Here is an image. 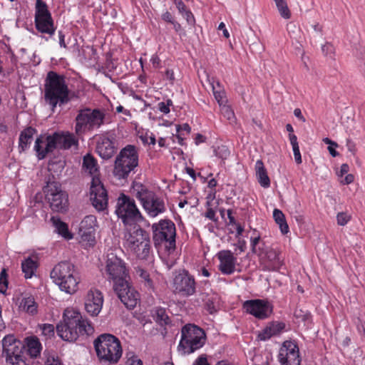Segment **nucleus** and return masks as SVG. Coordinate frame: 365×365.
Wrapping results in <instances>:
<instances>
[{
    "mask_svg": "<svg viewBox=\"0 0 365 365\" xmlns=\"http://www.w3.org/2000/svg\"><path fill=\"white\" fill-rule=\"evenodd\" d=\"M294 316L296 319H300L308 327L312 324V315L308 310L297 308L294 310Z\"/></svg>",
    "mask_w": 365,
    "mask_h": 365,
    "instance_id": "38",
    "label": "nucleus"
},
{
    "mask_svg": "<svg viewBox=\"0 0 365 365\" xmlns=\"http://www.w3.org/2000/svg\"><path fill=\"white\" fill-rule=\"evenodd\" d=\"M205 331L195 324H187L181 329L179 350L185 354H190L201 349L206 342Z\"/></svg>",
    "mask_w": 365,
    "mask_h": 365,
    "instance_id": "11",
    "label": "nucleus"
},
{
    "mask_svg": "<svg viewBox=\"0 0 365 365\" xmlns=\"http://www.w3.org/2000/svg\"><path fill=\"white\" fill-rule=\"evenodd\" d=\"M215 156L222 160L227 159L230 154V151L228 148L225 145L217 146L214 150Z\"/></svg>",
    "mask_w": 365,
    "mask_h": 365,
    "instance_id": "42",
    "label": "nucleus"
},
{
    "mask_svg": "<svg viewBox=\"0 0 365 365\" xmlns=\"http://www.w3.org/2000/svg\"><path fill=\"white\" fill-rule=\"evenodd\" d=\"M218 30L222 31L223 36L225 38H229L230 34L228 31L226 29L225 24L223 22H221L218 26Z\"/></svg>",
    "mask_w": 365,
    "mask_h": 365,
    "instance_id": "62",
    "label": "nucleus"
},
{
    "mask_svg": "<svg viewBox=\"0 0 365 365\" xmlns=\"http://www.w3.org/2000/svg\"><path fill=\"white\" fill-rule=\"evenodd\" d=\"M196 282L194 276L185 269L175 272L173 280V287L175 294L188 297L196 292Z\"/></svg>",
    "mask_w": 365,
    "mask_h": 365,
    "instance_id": "17",
    "label": "nucleus"
},
{
    "mask_svg": "<svg viewBox=\"0 0 365 365\" xmlns=\"http://www.w3.org/2000/svg\"><path fill=\"white\" fill-rule=\"evenodd\" d=\"M173 106V101L170 99H167L166 101L160 102L158 104V110L164 114L170 113V107Z\"/></svg>",
    "mask_w": 365,
    "mask_h": 365,
    "instance_id": "45",
    "label": "nucleus"
},
{
    "mask_svg": "<svg viewBox=\"0 0 365 365\" xmlns=\"http://www.w3.org/2000/svg\"><path fill=\"white\" fill-rule=\"evenodd\" d=\"M182 16L186 19L187 23L190 26H194L195 24V19L190 10H187L183 13Z\"/></svg>",
    "mask_w": 365,
    "mask_h": 365,
    "instance_id": "48",
    "label": "nucleus"
},
{
    "mask_svg": "<svg viewBox=\"0 0 365 365\" xmlns=\"http://www.w3.org/2000/svg\"><path fill=\"white\" fill-rule=\"evenodd\" d=\"M113 289L121 302L128 309L135 307L139 300V293L130 285L128 279L123 283L113 285Z\"/></svg>",
    "mask_w": 365,
    "mask_h": 365,
    "instance_id": "21",
    "label": "nucleus"
},
{
    "mask_svg": "<svg viewBox=\"0 0 365 365\" xmlns=\"http://www.w3.org/2000/svg\"><path fill=\"white\" fill-rule=\"evenodd\" d=\"M103 296L98 289H90L85 298V309L92 317L98 315L102 309Z\"/></svg>",
    "mask_w": 365,
    "mask_h": 365,
    "instance_id": "24",
    "label": "nucleus"
},
{
    "mask_svg": "<svg viewBox=\"0 0 365 365\" xmlns=\"http://www.w3.org/2000/svg\"><path fill=\"white\" fill-rule=\"evenodd\" d=\"M206 310L211 314L217 312L218 310V298L217 296L208 297L205 304Z\"/></svg>",
    "mask_w": 365,
    "mask_h": 365,
    "instance_id": "39",
    "label": "nucleus"
},
{
    "mask_svg": "<svg viewBox=\"0 0 365 365\" xmlns=\"http://www.w3.org/2000/svg\"><path fill=\"white\" fill-rule=\"evenodd\" d=\"M20 307L30 314L34 315L37 313L38 306L33 296L24 297L21 300Z\"/></svg>",
    "mask_w": 365,
    "mask_h": 365,
    "instance_id": "36",
    "label": "nucleus"
},
{
    "mask_svg": "<svg viewBox=\"0 0 365 365\" xmlns=\"http://www.w3.org/2000/svg\"><path fill=\"white\" fill-rule=\"evenodd\" d=\"M83 168L93 178H98L99 169L97 160L90 154H87L83 159Z\"/></svg>",
    "mask_w": 365,
    "mask_h": 365,
    "instance_id": "30",
    "label": "nucleus"
},
{
    "mask_svg": "<svg viewBox=\"0 0 365 365\" xmlns=\"http://www.w3.org/2000/svg\"><path fill=\"white\" fill-rule=\"evenodd\" d=\"M255 172L259 185L264 188L269 187L270 186V180L264 163L261 160H257L255 163Z\"/></svg>",
    "mask_w": 365,
    "mask_h": 365,
    "instance_id": "29",
    "label": "nucleus"
},
{
    "mask_svg": "<svg viewBox=\"0 0 365 365\" xmlns=\"http://www.w3.org/2000/svg\"><path fill=\"white\" fill-rule=\"evenodd\" d=\"M277 7L282 17L286 19H289L291 17V13L286 1L277 5Z\"/></svg>",
    "mask_w": 365,
    "mask_h": 365,
    "instance_id": "43",
    "label": "nucleus"
},
{
    "mask_svg": "<svg viewBox=\"0 0 365 365\" xmlns=\"http://www.w3.org/2000/svg\"><path fill=\"white\" fill-rule=\"evenodd\" d=\"M217 86L219 87V90L214 91L213 95L219 106H222V104L227 102L225 99V92L220 81L217 82Z\"/></svg>",
    "mask_w": 365,
    "mask_h": 365,
    "instance_id": "41",
    "label": "nucleus"
},
{
    "mask_svg": "<svg viewBox=\"0 0 365 365\" xmlns=\"http://www.w3.org/2000/svg\"><path fill=\"white\" fill-rule=\"evenodd\" d=\"M58 336L63 340L75 341L79 337H87L94 332L91 322L74 309H66L63 312V322L56 327Z\"/></svg>",
    "mask_w": 365,
    "mask_h": 365,
    "instance_id": "1",
    "label": "nucleus"
},
{
    "mask_svg": "<svg viewBox=\"0 0 365 365\" xmlns=\"http://www.w3.org/2000/svg\"><path fill=\"white\" fill-rule=\"evenodd\" d=\"M294 160L297 164H301L302 163V156L299 150V145L297 146H293L292 147Z\"/></svg>",
    "mask_w": 365,
    "mask_h": 365,
    "instance_id": "49",
    "label": "nucleus"
},
{
    "mask_svg": "<svg viewBox=\"0 0 365 365\" xmlns=\"http://www.w3.org/2000/svg\"><path fill=\"white\" fill-rule=\"evenodd\" d=\"M58 38L60 46L63 48H66V44L65 42V34L62 31H58Z\"/></svg>",
    "mask_w": 365,
    "mask_h": 365,
    "instance_id": "58",
    "label": "nucleus"
},
{
    "mask_svg": "<svg viewBox=\"0 0 365 365\" xmlns=\"http://www.w3.org/2000/svg\"><path fill=\"white\" fill-rule=\"evenodd\" d=\"M96 143V151L103 160L110 159L117 151L115 135L106 132L95 136Z\"/></svg>",
    "mask_w": 365,
    "mask_h": 365,
    "instance_id": "18",
    "label": "nucleus"
},
{
    "mask_svg": "<svg viewBox=\"0 0 365 365\" xmlns=\"http://www.w3.org/2000/svg\"><path fill=\"white\" fill-rule=\"evenodd\" d=\"M78 137L69 131H56L46 136L40 135L36 140L34 150L39 160L44 159L47 154L55 149L69 150L73 146L78 148Z\"/></svg>",
    "mask_w": 365,
    "mask_h": 365,
    "instance_id": "2",
    "label": "nucleus"
},
{
    "mask_svg": "<svg viewBox=\"0 0 365 365\" xmlns=\"http://www.w3.org/2000/svg\"><path fill=\"white\" fill-rule=\"evenodd\" d=\"M97 226V220L94 215L86 216L80 223L79 235L81 240L86 242L89 245L96 242L95 232Z\"/></svg>",
    "mask_w": 365,
    "mask_h": 365,
    "instance_id": "23",
    "label": "nucleus"
},
{
    "mask_svg": "<svg viewBox=\"0 0 365 365\" xmlns=\"http://www.w3.org/2000/svg\"><path fill=\"white\" fill-rule=\"evenodd\" d=\"M194 365H209L205 354L200 355L195 361Z\"/></svg>",
    "mask_w": 365,
    "mask_h": 365,
    "instance_id": "54",
    "label": "nucleus"
},
{
    "mask_svg": "<svg viewBox=\"0 0 365 365\" xmlns=\"http://www.w3.org/2000/svg\"><path fill=\"white\" fill-rule=\"evenodd\" d=\"M216 256L220 262L218 269L223 274L230 275L235 272L237 257L230 250H221Z\"/></svg>",
    "mask_w": 365,
    "mask_h": 365,
    "instance_id": "25",
    "label": "nucleus"
},
{
    "mask_svg": "<svg viewBox=\"0 0 365 365\" xmlns=\"http://www.w3.org/2000/svg\"><path fill=\"white\" fill-rule=\"evenodd\" d=\"M37 267V261L30 257L21 262L22 272L26 279L31 278L35 274Z\"/></svg>",
    "mask_w": 365,
    "mask_h": 365,
    "instance_id": "33",
    "label": "nucleus"
},
{
    "mask_svg": "<svg viewBox=\"0 0 365 365\" xmlns=\"http://www.w3.org/2000/svg\"><path fill=\"white\" fill-rule=\"evenodd\" d=\"M106 113L99 108H85L78 110L74 120V131L77 136L98 129L105 123Z\"/></svg>",
    "mask_w": 365,
    "mask_h": 365,
    "instance_id": "8",
    "label": "nucleus"
},
{
    "mask_svg": "<svg viewBox=\"0 0 365 365\" xmlns=\"http://www.w3.org/2000/svg\"><path fill=\"white\" fill-rule=\"evenodd\" d=\"M124 246L140 259H148L150 252L148 232L135 224L127 228L124 233Z\"/></svg>",
    "mask_w": 365,
    "mask_h": 365,
    "instance_id": "6",
    "label": "nucleus"
},
{
    "mask_svg": "<svg viewBox=\"0 0 365 365\" xmlns=\"http://www.w3.org/2000/svg\"><path fill=\"white\" fill-rule=\"evenodd\" d=\"M322 51L325 56H329L331 58H334V48L332 44L326 43L322 46Z\"/></svg>",
    "mask_w": 365,
    "mask_h": 365,
    "instance_id": "46",
    "label": "nucleus"
},
{
    "mask_svg": "<svg viewBox=\"0 0 365 365\" xmlns=\"http://www.w3.org/2000/svg\"><path fill=\"white\" fill-rule=\"evenodd\" d=\"M26 346V354L29 355L32 359L38 358L42 350V345L36 336L26 337L24 343Z\"/></svg>",
    "mask_w": 365,
    "mask_h": 365,
    "instance_id": "28",
    "label": "nucleus"
},
{
    "mask_svg": "<svg viewBox=\"0 0 365 365\" xmlns=\"http://www.w3.org/2000/svg\"><path fill=\"white\" fill-rule=\"evenodd\" d=\"M36 132V129L32 127H28L24 129L19 136V149L21 151L26 150L33 140V136Z\"/></svg>",
    "mask_w": 365,
    "mask_h": 365,
    "instance_id": "31",
    "label": "nucleus"
},
{
    "mask_svg": "<svg viewBox=\"0 0 365 365\" xmlns=\"http://www.w3.org/2000/svg\"><path fill=\"white\" fill-rule=\"evenodd\" d=\"M205 216L213 222H217L218 221V218L216 217L215 212L212 208H208Z\"/></svg>",
    "mask_w": 365,
    "mask_h": 365,
    "instance_id": "51",
    "label": "nucleus"
},
{
    "mask_svg": "<svg viewBox=\"0 0 365 365\" xmlns=\"http://www.w3.org/2000/svg\"><path fill=\"white\" fill-rule=\"evenodd\" d=\"M34 24L38 32L46 34L49 38L55 34L54 20L47 4L43 0H36Z\"/></svg>",
    "mask_w": 365,
    "mask_h": 365,
    "instance_id": "15",
    "label": "nucleus"
},
{
    "mask_svg": "<svg viewBox=\"0 0 365 365\" xmlns=\"http://www.w3.org/2000/svg\"><path fill=\"white\" fill-rule=\"evenodd\" d=\"M273 218L275 222L279 225L280 231L283 235H286L289 232L285 215L280 210L277 208L274 210Z\"/></svg>",
    "mask_w": 365,
    "mask_h": 365,
    "instance_id": "35",
    "label": "nucleus"
},
{
    "mask_svg": "<svg viewBox=\"0 0 365 365\" xmlns=\"http://www.w3.org/2000/svg\"><path fill=\"white\" fill-rule=\"evenodd\" d=\"M56 231L66 240H71L73 237V234L69 232L68 225L63 222L58 217H52L51 219Z\"/></svg>",
    "mask_w": 365,
    "mask_h": 365,
    "instance_id": "32",
    "label": "nucleus"
},
{
    "mask_svg": "<svg viewBox=\"0 0 365 365\" xmlns=\"http://www.w3.org/2000/svg\"><path fill=\"white\" fill-rule=\"evenodd\" d=\"M115 213L125 226H133L144 220L135 200L124 193L118 197Z\"/></svg>",
    "mask_w": 365,
    "mask_h": 365,
    "instance_id": "13",
    "label": "nucleus"
},
{
    "mask_svg": "<svg viewBox=\"0 0 365 365\" xmlns=\"http://www.w3.org/2000/svg\"><path fill=\"white\" fill-rule=\"evenodd\" d=\"M349 170V166L346 163H344L341 165L340 168V175L343 176L344 175L346 174Z\"/></svg>",
    "mask_w": 365,
    "mask_h": 365,
    "instance_id": "64",
    "label": "nucleus"
},
{
    "mask_svg": "<svg viewBox=\"0 0 365 365\" xmlns=\"http://www.w3.org/2000/svg\"><path fill=\"white\" fill-rule=\"evenodd\" d=\"M283 265L282 261L279 258V252L270 249L265 253L262 259V269L264 271H279Z\"/></svg>",
    "mask_w": 365,
    "mask_h": 365,
    "instance_id": "26",
    "label": "nucleus"
},
{
    "mask_svg": "<svg viewBox=\"0 0 365 365\" xmlns=\"http://www.w3.org/2000/svg\"><path fill=\"white\" fill-rule=\"evenodd\" d=\"M135 273L140 278V281L144 283L145 287L149 289H153V282L150 277L149 272L142 267L135 268Z\"/></svg>",
    "mask_w": 365,
    "mask_h": 365,
    "instance_id": "37",
    "label": "nucleus"
},
{
    "mask_svg": "<svg viewBox=\"0 0 365 365\" xmlns=\"http://www.w3.org/2000/svg\"><path fill=\"white\" fill-rule=\"evenodd\" d=\"M176 130L177 133H183V132H185L188 135L190 133L191 128L187 123H184L182 125H178Z\"/></svg>",
    "mask_w": 365,
    "mask_h": 365,
    "instance_id": "53",
    "label": "nucleus"
},
{
    "mask_svg": "<svg viewBox=\"0 0 365 365\" xmlns=\"http://www.w3.org/2000/svg\"><path fill=\"white\" fill-rule=\"evenodd\" d=\"M351 220V215L346 212H339L336 215L337 224L340 226L346 225Z\"/></svg>",
    "mask_w": 365,
    "mask_h": 365,
    "instance_id": "44",
    "label": "nucleus"
},
{
    "mask_svg": "<svg viewBox=\"0 0 365 365\" xmlns=\"http://www.w3.org/2000/svg\"><path fill=\"white\" fill-rule=\"evenodd\" d=\"M289 139L290 140V143H291L292 147L293 146L299 145L298 141H297V137L294 134L289 133Z\"/></svg>",
    "mask_w": 365,
    "mask_h": 365,
    "instance_id": "63",
    "label": "nucleus"
},
{
    "mask_svg": "<svg viewBox=\"0 0 365 365\" xmlns=\"http://www.w3.org/2000/svg\"><path fill=\"white\" fill-rule=\"evenodd\" d=\"M130 193L140 201L143 208L150 217H155L167 210L163 198L140 182H133Z\"/></svg>",
    "mask_w": 365,
    "mask_h": 365,
    "instance_id": "5",
    "label": "nucleus"
},
{
    "mask_svg": "<svg viewBox=\"0 0 365 365\" xmlns=\"http://www.w3.org/2000/svg\"><path fill=\"white\" fill-rule=\"evenodd\" d=\"M126 365H143V362L140 359L132 358L127 361Z\"/></svg>",
    "mask_w": 365,
    "mask_h": 365,
    "instance_id": "59",
    "label": "nucleus"
},
{
    "mask_svg": "<svg viewBox=\"0 0 365 365\" xmlns=\"http://www.w3.org/2000/svg\"><path fill=\"white\" fill-rule=\"evenodd\" d=\"M139 148L134 145L123 148L115 158L113 175L120 180L126 179L139 163Z\"/></svg>",
    "mask_w": 365,
    "mask_h": 365,
    "instance_id": "9",
    "label": "nucleus"
},
{
    "mask_svg": "<svg viewBox=\"0 0 365 365\" xmlns=\"http://www.w3.org/2000/svg\"><path fill=\"white\" fill-rule=\"evenodd\" d=\"M150 61L153 64V66L155 68H159L160 66V58L156 56V55H154L152 56L151 59H150Z\"/></svg>",
    "mask_w": 365,
    "mask_h": 365,
    "instance_id": "60",
    "label": "nucleus"
},
{
    "mask_svg": "<svg viewBox=\"0 0 365 365\" xmlns=\"http://www.w3.org/2000/svg\"><path fill=\"white\" fill-rule=\"evenodd\" d=\"M277 359L280 365H300L301 357L297 343L287 340L279 349Z\"/></svg>",
    "mask_w": 365,
    "mask_h": 365,
    "instance_id": "20",
    "label": "nucleus"
},
{
    "mask_svg": "<svg viewBox=\"0 0 365 365\" xmlns=\"http://www.w3.org/2000/svg\"><path fill=\"white\" fill-rule=\"evenodd\" d=\"M220 111H221L222 115L227 120H229L230 123H232L235 121L236 118H235V113L230 106L226 105V103L222 104V106H220Z\"/></svg>",
    "mask_w": 365,
    "mask_h": 365,
    "instance_id": "40",
    "label": "nucleus"
},
{
    "mask_svg": "<svg viewBox=\"0 0 365 365\" xmlns=\"http://www.w3.org/2000/svg\"><path fill=\"white\" fill-rule=\"evenodd\" d=\"M70 91L63 75L50 71L44 81V99L54 110L57 105H65L70 101Z\"/></svg>",
    "mask_w": 365,
    "mask_h": 365,
    "instance_id": "3",
    "label": "nucleus"
},
{
    "mask_svg": "<svg viewBox=\"0 0 365 365\" xmlns=\"http://www.w3.org/2000/svg\"><path fill=\"white\" fill-rule=\"evenodd\" d=\"M51 278L59 289L69 294L78 289L80 277L76 267L70 261H61L51 272Z\"/></svg>",
    "mask_w": 365,
    "mask_h": 365,
    "instance_id": "4",
    "label": "nucleus"
},
{
    "mask_svg": "<svg viewBox=\"0 0 365 365\" xmlns=\"http://www.w3.org/2000/svg\"><path fill=\"white\" fill-rule=\"evenodd\" d=\"M359 68L361 73L365 77V53L364 55L360 58Z\"/></svg>",
    "mask_w": 365,
    "mask_h": 365,
    "instance_id": "61",
    "label": "nucleus"
},
{
    "mask_svg": "<svg viewBox=\"0 0 365 365\" xmlns=\"http://www.w3.org/2000/svg\"><path fill=\"white\" fill-rule=\"evenodd\" d=\"M90 199L98 211L104 210L108 205V194L99 178H93L90 188Z\"/></svg>",
    "mask_w": 365,
    "mask_h": 365,
    "instance_id": "22",
    "label": "nucleus"
},
{
    "mask_svg": "<svg viewBox=\"0 0 365 365\" xmlns=\"http://www.w3.org/2000/svg\"><path fill=\"white\" fill-rule=\"evenodd\" d=\"M174 3L180 14L183 15V13L187 10L185 4L182 0H174Z\"/></svg>",
    "mask_w": 365,
    "mask_h": 365,
    "instance_id": "50",
    "label": "nucleus"
},
{
    "mask_svg": "<svg viewBox=\"0 0 365 365\" xmlns=\"http://www.w3.org/2000/svg\"><path fill=\"white\" fill-rule=\"evenodd\" d=\"M242 309L258 319H267L273 312L272 304L261 299L246 300L242 304Z\"/></svg>",
    "mask_w": 365,
    "mask_h": 365,
    "instance_id": "19",
    "label": "nucleus"
},
{
    "mask_svg": "<svg viewBox=\"0 0 365 365\" xmlns=\"http://www.w3.org/2000/svg\"><path fill=\"white\" fill-rule=\"evenodd\" d=\"M96 354L100 361L109 364L117 363L123 353L120 341L110 334H102L93 341Z\"/></svg>",
    "mask_w": 365,
    "mask_h": 365,
    "instance_id": "7",
    "label": "nucleus"
},
{
    "mask_svg": "<svg viewBox=\"0 0 365 365\" xmlns=\"http://www.w3.org/2000/svg\"><path fill=\"white\" fill-rule=\"evenodd\" d=\"M45 182L43 191L51 210L57 212H66L68 206V195L62 190L61 184L52 175L46 178Z\"/></svg>",
    "mask_w": 365,
    "mask_h": 365,
    "instance_id": "12",
    "label": "nucleus"
},
{
    "mask_svg": "<svg viewBox=\"0 0 365 365\" xmlns=\"http://www.w3.org/2000/svg\"><path fill=\"white\" fill-rule=\"evenodd\" d=\"M46 365H62V364L58 357L51 356L47 359Z\"/></svg>",
    "mask_w": 365,
    "mask_h": 365,
    "instance_id": "55",
    "label": "nucleus"
},
{
    "mask_svg": "<svg viewBox=\"0 0 365 365\" xmlns=\"http://www.w3.org/2000/svg\"><path fill=\"white\" fill-rule=\"evenodd\" d=\"M153 317L155 322L160 326L168 325L171 323V320L165 308L155 307L153 310Z\"/></svg>",
    "mask_w": 365,
    "mask_h": 365,
    "instance_id": "34",
    "label": "nucleus"
},
{
    "mask_svg": "<svg viewBox=\"0 0 365 365\" xmlns=\"http://www.w3.org/2000/svg\"><path fill=\"white\" fill-rule=\"evenodd\" d=\"M260 240V236L257 235L255 237H251V247H252V251L254 253H257V249L256 247L257 244L259 243Z\"/></svg>",
    "mask_w": 365,
    "mask_h": 365,
    "instance_id": "56",
    "label": "nucleus"
},
{
    "mask_svg": "<svg viewBox=\"0 0 365 365\" xmlns=\"http://www.w3.org/2000/svg\"><path fill=\"white\" fill-rule=\"evenodd\" d=\"M161 19L165 21V22H168V23H170L171 24L172 22H173L175 21L174 19V16H173V14L169 12L168 11H166L165 12H164L162 15H161Z\"/></svg>",
    "mask_w": 365,
    "mask_h": 365,
    "instance_id": "52",
    "label": "nucleus"
},
{
    "mask_svg": "<svg viewBox=\"0 0 365 365\" xmlns=\"http://www.w3.org/2000/svg\"><path fill=\"white\" fill-rule=\"evenodd\" d=\"M42 333L45 336H51L54 334V327L53 324H45L43 325L42 328Z\"/></svg>",
    "mask_w": 365,
    "mask_h": 365,
    "instance_id": "47",
    "label": "nucleus"
},
{
    "mask_svg": "<svg viewBox=\"0 0 365 365\" xmlns=\"http://www.w3.org/2000/svg\"><path fill=\"white\" fill-rule=\"evenodd\" d=\"M165 76L166 79L169 80L171 83H173L175 81V75L173 70L167 69Z\"/></svg>",
    "mask_w": 365,
    "mask_h": 365,
    "instance_id": "57",
    "label": "nucleus"
},
{
    "mask_svg": "<svg viewBox=\"0 0 365 365\" xmlns=\"http://www.w3.org/2000/svg\"><path fill=\"white\" fill-rule=\"evenodd\" d=\"M153 240L157 248L164 247L165 250L171 253L176 248V228L175 223L170 220H160L152 225Z\"/></svg>",
    "mask_w": 365,
    "mask_h": 365,
    "instance_id": "10",
    "label": "nucleus"
},
{
    "mask_svg": "<svg viewBox=\"0 0 365 365\" xmlns=\"http://www.w3.org/2000/svg\"><path fill=\"white\" fill-rule=\"evenodd\" d=\"M286 327L285 323L282 322L273 321L258 332L257 339L260 341H267L272 336L279 335Z\"/></svg>",
    "mask_w": 365,
    "mask_h": 365,
    "instance_id": "27",
    "label": "nucleus"
},
{
    "mask_svg": "<svg viewBox=\"0 0 365 365\" xmlns=\"http://www.w3.org/2000/svg\"><path fill=\"white\" fill-rule=\"evenodd\" d=\"M3 354L9 365H27L25 344L14 335H6L2 340Z\"/></svg>",
    "mask_w": 365,
    "mask_h": 365,
    "instance_id": "14",
    "label": "nucleus"
},
{
    "mask_svg": "<svg viewBox=\"0 0 365 365\" xmlns=\"http://www.w3.org/2000/svg\"><path fill=\"white\" fill-rule=\"evenodd\" d=\"M103 274L113 285L123 283L129 278L125 262L113 253L108 255Z\"/></svg>",
    "mask_w": 365,
    "mask_h": 365,
    "instance_id": "16",
    "label": "nucleus"
}]
</instances>
